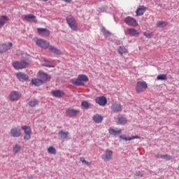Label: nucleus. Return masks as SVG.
I'll return each instance as SVG.
<instances>
[{"label": "nucleus", "instance_id": "4468645a", "mask_svg": "<svg viewBox=\"0 0 179 179\" xmlns=\"http://www.w3.org/2000/svg\"><path fill=\"white\" fill-rule=\"evenodd\" d=\"M113 157V151L108 149L105 153V155H103L102 156V159L105 161V162H108L110 160L112 159Z\"/></svg>", "mask_w": 179, "mask_h": 179}, {"label": "nucleus", "instance_id": "e433bc0d", "mask_svg": "<svg viewBox=\"0 0 179 179\" xmlns=\"http://www.w3.org/2000/svg\"><path fill=\"white\" fill-rule=\"evenodd\" d=\"M161 158L165 159V161H170L172 159V157L169 155H161Z\"/></svg>", "mask_w": 179, "mask_h": 179}, {"label": "nucleus", "instance_id": "473e14b6", "mask_svg": "<svg viewBox=\"0 0 179 179\" xmlns=\"http://www.w3.org/2000/svg\"><path fill=\"white\" fill-rule=\"evenodd\" d=\"M22 150V146L19 144H15V145L13 147V152L14 154H17L19 152H20Z\"/></svg>", "mask_w": 179, "mask_h": 179}, {"label": "nucleus", "instance_id": "f03ea898", "mask_svg": "<svg viewBox=\"0 0 179 179\" xmlns=\"http://www.w3.org/2000/svg\"><path fill=\"white\" fill-rule=\"evenodd\" d=\"M148 88V85L145 81H138L136 84V92L137 94L145 92Z\"/></svg>", "mask_w": 179, "mask_h": 179}, {"label": "nucleus", "instance_id": "423d86ee", "mask_svg": "<svg viewBox=\"0 0 179 179\" xmlns=\"http://www.w3.org/2000/svg\"><path fill=\"white\" fill-rule=\"evenodd\" d=\"M22 129L24 132V139L25 141H29L31 139V129L30 127L27 125L22 126Z\"/></svg>", "mask_w": 179, "mask_h": 179}, {"label": "nucleus", "instance_id": "9d476101", "mask_svg": "<svg viewBox=\"0 0 179 179\" xmlns=\"http://www.w3.org/2000/svg\"><path fill=\"white\" fill-rule=\"evenodd\" d=\"M79 113H80V110H78V109L68 108L66 110V115L69 117H76Z\"/></svg>", "mask_w": 179, "mask_h": 179}, {"label": "nucleus", "instance_id": "6e6552de", "mask_svg": "<svg viewBox=\"0 0 179 179\" xmlns=\"http://www.w3.org/2000/svg\"><path fill=\"white\" fill-rule=\"evenodd\" d=\"M38 75H39V78H41V80L42 81V83H48L50 81L51 76H49L48 74L43 71H39Z\"/></svg>", "mask_w": 179, "mask_h": 179}, {"label": "nucleus", "instance_id": "cd10ccee", "mask_svg": "<svg viewBox=\"0 0 179 179\" xmlns=\"http://www.w3.org/2000/svg\"><path fill=\"white\" fill-rule=\"evenodd\" d=\"M31 83L34 86L39 87L40 85H41L43 84V82L41 79L34 78L31 80Z\"/></svg>", "mask_w": 179, "mask_h": 179}, {"label": "nucleus", "instance_id": "f8f14e48", "mask_svg": "<svg viewBox=\"0 0 179 179\" xmlns=\"http://www.w3.org/2000/svg\"><path fill=\"white\" fill-rule=\"evenodd\" d=\"M10 134H11V136L13 138H19L20 136H21L22 131L20 129H18L17 127H13L10 130Z\"/></svg>", "mask_w": 179, "mask_h": 179}, {"label": "nucleus", "instance_id": "5701e85b", "mask_svg": "<svg viewBox=\"0 0 179 179\" xmlns=\"http://www.w3.org/2000/svg\"><path fill=\"white\" fill-rule=\"evenodd\" d=\"M120 138L121 140H123L124 141H131L132 140H134V139H141V137L138 136H133L131 137H124L123 136L120 135Z\"/></svg>", "mask_w": 179, "mask_h": 179}, {"label": "nucleus", "instance_id": "f257e3e1", "mask_svg": "<svg viewBox=\"0 0 179 179\" xmlns=\"http://www.w3.org/2000/svg\"><path fill=\"white\" fill-rule=\"evenodd\" d=\"M89 81V78L87 76L84 74H80L78 78H73L71 80V83L76 86H84V83H87Z\"/></svg>", "mask_w": 179, "mask_h": 179}, {"label": "nucleus", "instance_id": "1a4fd4ad", "mask_svg": "<svg viewBox=\"0 0 179 179\" xmlns=\"http://www.w3.org/2000/svg\"><path fill=\"white\" fill-rule=\"evenodd\" d=\"M21 97V94L17 91H13L9 95V99L11 101H17Z\"/></svg>", "mask_w": 179, "mask_h": 179}, {"label": "nucleus", "instance_id": "2eb2a0df", "mask_svg": "<svg viewBox=\"0 0 179 179\" xmlns=\"http://www.w3.org/2000/svg\"><path fill=\"white\" fill-rule=\"evenodd\" d=\"M111 110L114 113H118L122 110V106L121 104L115 103L112 105Z\"/></svg>", "mask_w": 179, "mask_h": 179}, {"label": "nucleus", "instance_id": "7c9ffc66", "mask_svg": "<svg viewBox=\"0 0 179 179\" xmlns=\"http://www.w3.org/2000/svg\"><path fill=\"white\" fill-rule=\"evenodd\" d=\"M38 103H39V101L38 100H36V99L31 100L29 102V105L31 108H35V107L38 106Z\"/></svg>", "mask_w": 179, "mask_h": 179}, {"label": "nucleus", "instance_id": "39448f33", "mask_svg": "<svg viewBox=\"0 0 179 179\" xmlns=\"http://www.w3.org/2000/svg\"><path fill=\"white\" fill-rule=\"evenodd\" d=\"M28 65V63L24 62V61H22V62H14L13 63V66L15 70H21V69H24L27 67V66Z\"/></svg>", "mask_w": 179, "mask_h": 179}, {"label": "nucleus", "instance_id": "b1692460", "mask_svg": "<svg viewBox=\"0 0 179 179\" xmlns=\"http://www.w3.org/2000/svg\"><path fill=\"white\" fill-rule=\"evenodd\" d=\"M103 120V117L99 114H96V115H94V117H93V120L96 124L101 123Z\"/></svg>", "mask_w": 179, "mask_h": 179}, {"label": "nucleus", "instance_id": "a878e982", "mask_svg": "<svg viewBox=\"0 0 179 179\" xmlns=\"http://www.w3.org/2000/svg\"><path fill=\"white\" fill-rule=\"evenodd\" d=\"M49 51H51V52H53L54 54H56V55H62V52L57 49V48H55L52 45L49 46Z\"/></svg>", "mask_w": 179, "mask_h": 179}, {"label": "nucleus", "instance_id": "412c9836", "mask_svg": "<svg viewBox=\"0 0 179 179\" xmlns=\"http://www.w3.org/2000/svg\"><path fill=\"white\" fill-rule=\"evenodd\" d=\"M147 8L144 6H138V8H137V10H136V14L137 16H141L144 14V13L146 11Z\"/></svg>", "mask_w": 179, "mask_h": 179}, {"label": "nucleus", "instance_id": "58836bf2", "mask_svg": "<svg viewBox=\"0 0 179 179\" xmlns=\"http://www.w3.org/2000/svg\"><path fill=\"white\" fill-rule=\"evenodd\" d=\"M153 33L152 32H144V36L147 38H150L152 37Z\"/></svg>", "mask_w": 179, "mask_h": 179}, {"label": "nucleus", "instance_id": "20e7f679", "mask_svg": "<svg viewBox=\"0 0 179 179\" xmlns=\"http://www.w3.org/2000/svg\"><path fill=\"white\" fill-rule=\"evenodd\" d=\"M36 44L43 50H47V48L50 47V43L48 42L46 40L42 38L37 39L36 41Z\"/></svg>", "mask_w": 179, "mask_h": 179}, {"label": "nucleus", "instance_id": "ea45409f", "mask_svg": "<svg viewBox=\"0 0 179 179\" xmlns=\"http://www.w3.org/2000/svg\"><path fill=\"white\" fill-rule=\"evenodd\" d=\"M80 162L87 166H90L89 162L86 161L84 157H80Z\"/></svg>", "mask_w": 179, "mask_h": 179}, {"label": "nucleus", "instance_id": "aec40b11", "mask_svg": "<svg viewBox=\"0 0 179 179\" xmlns=\"http://www.w3.org/2000/svg\"><path fill=\"white\" fill-rule=\"evenodd\" d=\"M16 77L20 81L28 80L29 79L28 76L22 72L16 73Z\"/></svg>", "mask_w": 179, "mask_h": 179}, {"label": "nucleus", "instance_id": "72a5a7b5", "mask_svg": "<svg viewBox=\"0 0 179 179\" xmlns=\"http://www.w3.org/2000/svg\"><path fill=\"white\" fill-rule=\"evenodd\" d=\"M166 26H168V22L165 21H158L157 22V27H166Z\"/></svg>", "mask_w": 179, "mask_h": 179}, {"label": "nucleus", "instance_id": "4c0bfd02", "mask_svg": "<svg viewBox=\"0 0 179 179\" xmlns=\"http://www.w3.org/2000/svg\"><path fill=\"white\" fill-rule=\"evenodd\" d=\"M81 106L85 109H88L90 108V105L87 101H84L81 103Z\"/></svg>", "mask_w": 179, "mask_h": 179}, {"label": "nucleus", "instance_id": "79ce46f5", "mask_svg": "<svg viewBox=\"0 0 179 179\" xmlns=\"http://www.w3.org/2000/svg\"><path fill=\"white\" fill-rule=\"evenodd\" d=\"M63 1L70 3L71 2L72 0H62Z\"/></svg>", "mask_w": 179, "mask_h": 179}, {"label": "nucleus", "instance_id": "c03bdc74", "mask_svg": "<svg viewBox=\"0 0 179 179\" xmlns=\"http://www.w3.org/2000/svg\"><path fill=\"white\" fill-rule=\"evenodd\" d=\"M43 1H48V0H43Z\"/></svg>", "mask_w": 179, "mask_h": 179}, {"label": "nucleus", "instance_id": "37998d69", "mask_svg": "<svg viewBox=\"0 0 179 179\" xmlns=\"http://www.w3.org/2000/svg\"><path fill=\"white\" fill-rule=\"evenodd\" d=\"M107 34H110V33L108 31H107Z\"/></svg>", "mask_w": 179, "mask_h": 179}, {"label": "nucleus", "instance_id": "6ab92c4d", "mask_svg": "<svg viewBox=\"0 0 179 179\" xmlns=\"http://www.w3.org/2000/svg\"><path fill=\"white\" fill-rule=\"evenodd\" d=\"M24 20H26V22H34V23H37L36 16L32 14L24 15Z\"/></svg>", "mask_w": 179, "mask_h": 179}, {"label": "nucleus", "instance_id": "f704fd0d", "mask_svg": "<svg viewBox=\"0 0 179 179\" xmlns=\"http://www.w3.org/2000/svg\"><path fill=\"white\" fill-rule=\"evenodd\" d=\"M44 61H45V62L42 63V65H43V66H45L48 68H55L54 65L49 64L50 62H49L48 60H46V59H45Z\"/></svg>", "mask_w": 179, "mask_h": 179}, {"label": "nucleus", "instance_id": "bb28decb", "mask_svg": "<svg viewBox=\"0 0 179 179\" xmlns=\"http://www.w3.org/2000/svg\"><path fill=\"white\" fill-rule=\"evenodd\" d=\"M117 120H118L117 122L118 124L124 125L127 123V120L123 115H119V117H117Z\"/></svg>", "mask_w": 179, "mask_h": 179}, {"label": "nucleus", "instance_id": "a19ab883", "mask_svg": "<svg viewBox=\"0 0 179 179\" xmlns=\"http://www.w3.org/2000/svg\"><path fill=\"white\" fill-rule=\"evenodd\" d=\"M162 156H163V155H155V157H157V159H159L162 158Z\"/></svg>", "mask_w": 179, "mask_h": 179}, {"label": "nucleus", "instance_id": "a211bd4d", "mask_svg": "<svg viewBox=\"0 0 179 179\" xmlns=\"http://www.w3.org/2000/svg\"><path fill=\"white\" fill-rule=\"evenodd\" d=\"M11 47H13L12 43H8V46L6 44H0V52L2 54V52H6V51H8V50H10Z\"/></svg>", "mask_w": 179, "mask_h": 179}, {"label": "nucleus", "instance_id": "c756f323", "mask_svg": "<svg viewBox=\"0 0 179 179\" xmlns=\"http://www.w3.org/2000/svg\"><path fill=\"white\" fill-rule=\"evenodd\" d=\"M117 52L122 56L124 54H128V50L125 47L120 46L117 50Z\"/></svg>", "mask_w": 179, "mask_h": 179}, {"label": "nucleus", "instance_id": "c85d7f7f", "mask_svg": "<svg viewBox=\"0 0 179 179\" xmlns=\"http://www.w3.org/2000/svg\"><path fill=\"white\" fill-rule=\"evenodd\" d=\"M69 134V131H64L62 130H61L59 132V136L60 137L61 139H66V138H68Z\"/></svg>", "mask_w": 179, "mask_h": 179}, {"label": "nucleus", "instance_id": "393cba45", "mask_svg": "<svg viewBox=\"0 0 179 179\" xmlns=\"http://www.w3.org/2000/svg\"><path fill=\"white\" fill-rule=\"evenodd\" d=\"M109 133L110 135H113V136L120 135L122 134V129H120L118 130H116V129L110 127V128H109Z\"/></svg>", "mask_w": 179, "mask_h": 179}, {"label": "nucleus", "instance_id": "dca6fc26", "mask_svg": "<svg viewBox=\"0 0 179 179\" xmlns=\"http://www.w3.org/2000/svg\"><path fill=\"white\" fill-rule=\"evenodd\" d=\"M51 94L55 98H63L65 95V93L59 90H52Z\"/></svg>", "mask_w": 179, "mask_h": 179}, {"label": "nucleus", "instance_id": "9b49d317", "mask_svg": "<svg viewBox=\"0 0 179 179\" xmlns=\"http://www.w3.org/2000/svg\"><path fill=\"white\" fill-rule=\"evenodd\" d=\"M37 31L41 37H49L50 32L45 28H38Z\"/></svg>", "mask_w": 179, "mask_h": 179}, {"label": "nucleus", "instance_id": "0eeeda50", "mask_svg": "<svg viewBox=\"0 0 179 179\" xmlns=\"http://www.w3.org/2000/svg\"><path fill=\"white\" fill-rule=\"evenodd\" d=\"M124 23L128 26H132L133 27H136L138 24L136 19L129 16L124 18Z\"/></svg>", "mask_w": 179, "mask_h": 179}, {"label": "nucleus", "instance_id": "4be33fe9", "mask_svg": "<svg viewBox=\"0 0 179 179\" xmlns=\"http://www.w3.org/2000/svg\"><path fill=\"white\" fill-rule=\"evenodd\" d=\"M127 34H129V36L136 37V36H139V32L134 28H130L127 29Z\"/></svg>", "mask_w": 179, "mask_h": 179}, {"label": "nucleus", "instance_id": "a18cd8bd", "mask_svg": "<svg viewBox=\"0 0 179 179\" xmlns=\"http://www.w3.org/2000/svg\"><path fill=\"white\" fill-rule=\"evenodd\" d=\"M29 179H31V178H29Z\"/></svg>", "mask_w": 179, "mask_h": 179}, {"label": "nucleus", "instance_id": "f3484780", "mask_svg": "<svg viewBox=\"0 0 179 179\" xmlns=\"http://www.w3.org/2000/svg\"><path fill=\"white\" fill-rule=\"evenodd\" d=\"M8 22H10V19L8 16L1 15L0 17V29L3 27V26H5V24H6Z\"/></svg>", "mask_w": 179, "mask_h": 179}, {"label": "nucleus", "instance_id": "2f4dec72", "mask_svg": "<svg viewBox=\"0 0 179 179\" xmlns=\"http://www.w3.org/2000/svg\"><path fill=\"white\" fill-rule=\"evenodd\" d=\"M168 80L167 74H161L157 76V80L166 81Z\"/></svg>", "mask_w": 179, "mask_h": 179}, {"label": "nucleus", "instance_id": "ddd939ff", "mask_svg": "<svg viewBox=\"0 0 179 179\" xmlns=\"http://www.w3.org/2000/svg\"><path fill=\"white\" fill-rule=\"evenodd\" d=\"M95 101L97 104H99L101 106H105L107 103V99L103 96L96 97V99H95Z\"/></svg>", "mask_w": 179, "mask_h": 179}, {"label": "nucleus", "instance_id": "c9c22d12", "mask_svg": "<svg viewBox=\"0 0 179 179\" xmlns=\"http://www.w3.org/2000/svg\"><path fill=\"white\" fill-rule=\"evenodd\" d=\"M48 153L51 155H56L57 151L55 147L50 146L48 150Z\"/></svg>", "mask_w": 179, "mask_h": 179}, {"label": "nucleus", "instance_id": "7ed1b4c3", "mask_svg": "<svg viewBox=\"0 0 179 179\" xmlns=\"http://www.w3.org/2000/svg\"><path fill=\"white\" fill-rule=\"evenodd\" d=\"M66 21L72 30H73L74 31H77L78 30L76 21L72 15H69L66 17Z\"/></svg>", "mask_w": 179, "mask_h": 179}]
</instances>
